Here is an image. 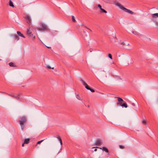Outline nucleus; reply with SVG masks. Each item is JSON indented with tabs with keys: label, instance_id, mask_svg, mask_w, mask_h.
<instances>
[{
	"label": "nucleus",
	"instance_id": "c85d7f7f",
	"mask_svg": "<svg viewBox=\"0 0 158 158\" xmlns=\"http://www.w3.org/2000/svg\"><path fill=\"white\" fill-rule=\"evenodd\" d=\"M119 44L122 45L123 46L125 44L123 42H121L119 43Z\"/></svg>",
	"mask_w": 158,
	"mask_h": 158
},
{
	"label": "nucleus",
	"instance_id": "a211bd4d",
	"mask_svg": "<svg viewBox=\"0 0 158 158\" xmlns=\"http://www.w3.org/2000/svg\"><path fill=\"white\" fill-rule=\"evenodd\" d=\"M81 81L83 85H84L85 87V86H86L88 85L83 80H81Z\"/></svg>",
	"mask_w": 158,
	"mask_h": 158
},
{
	"label": "nucleus",
	"instance_id": "ddd939ff",
	"mask_svg": "<svg viewBox=\"0 0 158 158\" xmlns=\"http://www.w3.org/2000/svg\"><path fill=\"white\" fill-rule=\"evenodd\" d=\"M12 36L13 37L15 40L17 41L19 39V37L16 34L13 35Z\"/></svg>",
	"mask_w": 158,
	"mask_h": 158
},
{
	"label": "nucleus",
	"instance_id": "0eeeda50",
	"mask_svg": "<svg viewBox=\"0 0 158 158\" xmlns=\"http://www.w3.org/2000/svg\"><path fill=\"white\" fill-rule=\"evenodd\" d=\"M131 32L133 34L135 35H136L137 36H138L139 37H140L142 35V34H141L140 33L136 31V30H132L131 31Z\"/></svg>",
	"mask_w": 158,
	"mask_h": 158
},
{
	"label": "nucleus",
	"instance_id": "f03ea898",
	"mask_svg": "<svg viewBox=\"0 0 158 158\" xmlns=\"http://www.w3.org/2000/svg\"><path fill=\"white\" fill-rule=\"evenodd\" d=\"M114 2L116 6H118L121 9L123 10L124 11L127 12L131 15L134 14V13L133 12L124 7L121 4L118 3L116 1H114Z\"/></svg>",
	"mask_w": 158,
	"mask_h": 158
},
{
	"label": "nucleus",
	"instance_id": "1a4fd4ad",
	"mask_svg": "<svg viewBox=\"0 0 158 158\" xmlns=\"http://www.w3.org/2000/svg\"><path fill=\"white\" fill-rule=\"evenodd\" d=\"M95 148L102 149L103 151H105L106 153H108L109 152V151H108V149L105 147H103L102 148H101L100 147H93V148Z\"/></svg>",
	"mask_w": 158,
	"mask_h": 158
},
{
	"label": "nucleus",
	"instance_id": "f704fd0d",
	"mask_svg": "<svg viewBox=\"0 0 158 158\" xmlns=\"http://www.w3.org/2000/svg\"><path fill=\"white\" fill-rule=\"evenodd\" d=\"M131 104H132V105L133 106H135V104H134V103H132Z\"/></svg>",
	"mask_w": 158,
	"mask_h": 158
},
{
	"label": "nucleus",
	"instance_id": "a878e982",
	"mask_svg": "<svg viewBox=\"0 0 158 158\" xmlns=\"http://www.w3.org/2000/svg\"><path fill=\"white\" fill-rule=\"evenodd\" d=\"M108 55L109 58H110V59H112V58L111 54L110 53H109Z\"/></svg>",
	"mask_w": 158,
	"mask_h": 158
},
{
	"label": "nucleus",
	"instance_id": "5701e85b",
	"mask_svg": "<svg viewBox=\"0 0 158 158\" xmlns=\"http://www.w3.org/2000/svg\"><path fill=\"white\" fill-rule=\"evenodd\" d=\"M20 96L19 94L17 95L16 96H14V97L16 99H19L20 98Z\"/></svg>",
	"mask_w": 158,
	"mask_h": 158
},
{
	"label": "nucleus",
	"instance_id": "39448f33",
	"mask_svg": "<svg viewBox=\"0 0 158 158\" xmlns=\"http://www.w3.org/2000/svg\"><path fill=\"white\" fill-rule=\"evenodd\" d=\"M41 29L39 28L38 30H48V26L45 23H40Z\"/></svg>",
	"mask_w": 158,
	"mask_h": 158
},
{
	"label": "nucleus",
	"instance_id": "58836bf2",
	"mask_svg": "<svg viewBox=\"0 0 158 158\" xmlns=\"http://www.w3.org/2000/svg\"><path fill=\"white\" fill-rule=\"evenodd\" d=\"M118 78H119L120 79H121L119 77H118Z\"/></svg>",
	"mask_w": 158,
	"mask_h": 158
},
{
	"label": "nucleus",
	"instance_id": "f3484780",
	"mask_svg": "<svg viewBox=\"0 0 158 158\" xmlns=\"http://www.w3.org/2000/svg\"><path fill=\"white\" fill-rule=\"evenodd\" d=\"M9 65L11 67H15L16 66L13 63L10 62L9 63Z\"/></svg>",
	"mask_w": 158,
	"mask_h": 158
},
{
	"label": "nucleus",
	"instance_id": "e433bc0d",
	"mask_svg": "<svg viewBox=\"0 0 158 158\" xmlns=\"http://www.w3.org/2000/svg\"><path fill=\"white\" fill-rule=\"evenodd\" d=\"M97 151V149L96 148L95 149H94V151L95 152H96V151Z\"/></svg>",
	"mask_w": 158,
	"mask_h": 158
},
{
	"label": "nucleus",
	"instance_id": "4c0bfd02",
	"mask_svg": "<svg viewBox=\"0 0 158 158\" xmlns=\"http://www.w3.org/2000/svg\"><path fill=\"white\" fill-rule=\"evenodd\" d=\"M47 47L48 48H51V47H47Z\"/></svg>",
	"mask_w": 158,
	"mask_h": 158
},
{
	"label": "nucleus",
	"instance_id": "72a5a7b5",
	"mask_svg": "<svg viewBox=\"0 0 158 158\" xmlns=\"http://www.w3.org/2000/svg\"><path fill=\"white\" fill-rule=\"evenodd\" d=\"M85 28L87 29L88 30H90V29H89L88 27H86L85 26Z\"/></svg>",
	"mask_w": 158,
	"mask_h": 158
},
{
	"label": "nucleus",
	"instance_id": "20e7f679",
	"mask_svg": "<svg viewBox=\"0 0 158 158\" xmlns=\"http://www.w3.org/2000/svg\"><path fill=\"white\" fill-rule=\"evenodd\" d=\"M27 34L32 40H34L35 38V34L32 32L31 30H27Z\"/></svg>",
	"mask_w": 158,
	"mask_h": 158
},
{
	"label": "nucleus",
	"instance_id": "c756f323",
	"mask_svg": "<svg viewBox=\"0 0 158 158\" xmlns=\"http://www.w3.org/2000/svg\"><path fill=\"white\" fill-rule=\"evenodd\" d=\"M59 141H60V144L61 145H62V141L61 139L60 138H59Z\"/></svg>",
	"mask_w": 158,
	"mask_h": 158
},
{
	"label": "nucleus",
	"instance_id": "4be33fe9",
	"mask_svg": "<svg viewBox=\"0 0 158 158\" xmlns=\"http://www.w3.org/2000/svg\"><path fill=\"white\" fill-rule=\"evenodd\" d=\"M76 98L78 100L82 101V99H81L80 97L78 94H77L76 96Z\"/></svg>",
	"mask_w": 158,
	"mask_h": 158
},
{
	"label": "nucleus",
	"instance_id": "6e6552de",
	"mask_svg": "<svg viewBox=\"0 0 158 158\" xmlns=\"http://www.w3.org/2000/svg\"><path fill=\"white\" fill-rule=\"evenodd\" d=\"M102 143V140L99 139H97L96 142L94 143V144L96 145H100Z\"/></svg>",
	"mask_w": 158,
	"mask_h": 158
},
{
	"label": "nucleus",
	"instance_id": "f257e3e1",
	"mask_svg": "<svg viewBox=\"0 0 158 158\" xmlns=\"http://www.w3.org/2000/svg\"><path fill=\"white\" fill-rule=\"evenodd\" d=\"M23 18L26 20L29 26V28L27 30H33L34 29V26L32 24V20L31 17L28 14H26L23 16Z\"/></svg>",
	"mask_w": 158,
	"mask_h": 158
},
{
	"label": "nucleus",
	"instance_id": "bb28decb",
	"mask_svg": "<svg viewBox=\"0 0 158 158\" xmlns=\"http://www.w3.org/2000/svg\"><path fill=\"white\" fill-rule=\"evenodd\" d=\"M119 148L121 149H124L125 148L124 146L122 145H119Z\"/></svg>",
	"mask_w": 158,
	"mask_h": 158
},
{
	"label": "nucleus",
	"instance_id": "9b49d317",
	"mask_svg": "<svg viewBox=\"0 0 158 158\" xmlns=\"http://www.w3.org/2000/svg\"><path fill=\"white\" fill-rule=\"evenodd\" d=\"M117 104L123 107H124L126 108L127 107V104L125 103H123L122 102H118L117 103Z\"/></svg>",
	"mask_w": 158,
	"mask_h": 158
},
{
	"label": "nucleus",
	"instance_id": "7ed1b4c3",
	"mask_svg": "<svg viewBox=\"0 0 158 158\" xmlns=\"http://www.w3.org/2000/svg\"><path fill=\"white\" fill-rule=\"evenodd\" d=\"M19 124H20L21 129L22 130H23L24 126V124H25L27 122V119L26 118L25 116H23L21 117L19 121Z\"/></svg>",
	"mask_w": 158,
	"mask_h": 158
},
{
	"label": "nucleus",
	"instance_id": "393cba45",
	"mask_svg": "<svg viewBox=\"0 0 158 158\" xmlns=\"http://www.w3.org/2000/svg\"><path fill=\"white\" fill-rule=\"evenodd\" d=\"M72 20L73 22H76V20L75 19V17L73 16H72Z\"/></svg>",
	"mask_w": 158,
	"mask_h": 158
},
{
	"label": "nucleus",
	"instance_id": "aec40b11",
	"mask_svg": "<svg viewBox=\"0 0 158 158\" xmlns=\"http://www.w3.org/2000/svg\"><path fill=\"white\" fill-rule=\"evenodd\" d=\"M152 16L153 17H158V13H156L152 15Z\"/></svg>",
	"mask_w": 158,
	"mask_h": 158
},
{
	"label": "nucleus",
	"instance_id": "2f4dec72",
	"mask_svg": "<svg viewBox=\"0 0 158 158\" xmlns=\"http://www.w3.org/2000/svg\"><path fill=\"white\" fill-rule=\"evenodd\" d=\"M6 94L7 95H8L10 96L11 97H14V95H11V94H7V93H6Z\"/></svg>",
	"mask_w": 158,
	"mask_h": 158
},
{
	"label": "nucleus",
	"instance_id": "4468645a",
	"mask_svg": "<svg viewBox=\"0 0 158 158\" xmlns=\"http://www.w3.org/2000/svg\"><path fill=\"white\" fill-rule=\"evenodd\" d=\"M17 34H18V35L20 36H21V37H22L24 38H25V37L24 36V35L22 34L21 33V32H20V31H17Z\"/></svg>",
	"mask_w": 158,
	"mask_h": 158
},
{
	"label": "nucleus",
	"instance_id": "7c9ffc66",
	"mask_svg": "<svg viewBox=\"0 0 158 158\" xmlns=\"http://www.w3.org/2000/svg\"><path fill=\"white\" fill-rule=\"evenodd\" d=\"M98 7L100 8V10L102 8V6L100 4H98Z\"/></svg>",
	"mask_w": 158,
	"mask_h": 158
},
{
	"label": "nucleus",
	"instance_id": "473e14b6",
	"mask_svg": "<svg viewBox=\"0 0 158 158\" xmlns=\"http://www.w3.org/2000/svg\"><path fill=\"white\" fill-rule=\"evenodd\" d=\"M43 140H41V141H38L37 143V144H40V143H41V142H42L43 141Z\"/></svg>",
	"mask_w": 158,
	"mask_h": 158
},
{
	"label": "nucleus",
	"instance_id": "c9c22d12",
	"mask_svg": "<svg viewBox=\"0 0 158 158\" xmlns=\"http://www.w3.org/2000/svg\"><path fill=\"white\" fill-rule=\"evenodd\" d=\"M24 144L25 143H24L22 144V147H24Z\"/></svg>",
	"mask_w": 158,
	"mask_h": 158
},
{
	"label": "nucleus",
	"instance_id": "f8f14e48",
	"mask_svg": "<svg viewBox=\"0 0 158 158\" xmlns=\"http://www.w3.org/2000/svg\"><path fill=\"white\" fill-rule=\"evenodd\" d=\"M85 88L87 89L90 90L92 92H94L95 90L91 88H90L89 86L88 85L86 86H85Z\"/></svg>",
	"mask_w": 158,
	"mask_h": 158
},
{
	"label": "nucleus",
	"instance_id": "423d86ee",
	"mask_svg": "<svg viewBox=\"0 0 158 158\" xmlns=\"http://www.w3.org/2000/svg\"><path fill=\"white\" fill-rule=\"evenodd\" d=\"M81 31V34L84 38H85L86 37H87L89 35V32L87 30H82Z\"/></svg>",
	"mask_w": 158,
	"mask_h": 158
},
{
	"label": "nucleus",
	"instance_id": "2eb2a0df",
	"mask_svg": "<svg viewBox=\"0 0 158 158\" xmlns=\"http://www.w3.org/2000/svg\"><path fill=\"white\" fill-rule=\"evenodd\" d=\"M99 12L101 13H107V11L106 10L102 9V8H101V9L100 10Z\"/></svg>",
	"mask_w": 158,
	"mask_h": 158
},
{
	"label": "nucleus",
	"instance_id": "ea45409f",
	"mask_svg": "<svg viewBox=\"0 0 158 158\" xmlns=\"http://www.w3.org/2000/svg\"><path fill=\"white\" fill-rule=\"evenodd\" d=\"M0 92H1L0 91Z\"/></svg>",
	"mask_w": 158,
	"mask_h": 158
},
{
	"label": "nucleus",
	"instance_id": "dca6fc26",
	"mask_svg": "<svg viewBox=\"0 0 158 158\" xmlns=\"http://www.w3.org/2000/svg\"><path fill=\"white\" fill-rule=\"evenodd\" d=\"M30 140V139L29 138L25 139L24 142V143L28 144Z\"/></svg>",
	"mask_w": 158,
	"mask_h": 158
},
{
	"label": "nucleus",
	"instance_id": "b1692460",
	"mask_svg": "<svg viewBox=\"0 0 158 158\" xmlns=\"http://www.w3.org/2000/svg\"><path fill=\"white\" fill-rule=\"evenodd\" d=\"M142 123L143 124L145 125L146 124V120L145 119H143L142 121Z\"/></svg>",
	"mask_w": 158,
	"mask_h": 158
},
{
	"label": "nucleus",
	"instance_id": "cd10ccee",
	"mask_svg": "<svg viewBox=\"0 0 158 158\" xmlns=\"http://www.w3.org/2000/svg\"><path fill=\"white\" fill-rule=\"evenodd\" d=\"M47 68L48 69H53L54 68V67H53V68H51L50 66L49 65H48L47 66Z\"/></svg>",
	"mask_w": 158,
	"mask_h": 158
},
{
	"label": "nucleus",
	"instance_id": "9d476101",
	"mask_svg": "<svg viewBox=\"0 0 158 158\" xmlns=\"http://www.w3.org/2000/svg\"><path fill=\"white\" fill-rule=\"evenodd\" d=\"M117 39L115 37H113L110 39V41L112 44L116 45V43L117 42Z\"/></svg>",
	"mask_w": 158,
	"mask_h": 158
},
{
	"label": "nucleus",
	"instance_id": "412c9836",
	"mask_svg": "<svg viewBox=\"0 0 158 158\" xmlns=\"http://www.w3.org/2000/svg\"><path fill=\"white\" fill-rule=\"evenodd\" d=\"M118 100L119 102H120L121 101H123V99L117 97Z\"/></svg>",
	"mask_w": 158,
	"mask_h": 158
},
{
	"label": "nucleus",
	"instance_id": "6ab92c4d",
	"mask_svg": "<svg viewBox=\"0 0 158 158\" xmlns=\"http://www.w3.org/2000/svg\"><path fill=\"white\" fill-rule=\"evenodd\" d=\"M9 6H11L12 7H14V5L13 4V3L11 1V0H10L9 1Z\"/></svg>",
	"mask_w": 158,
	"mask_h": 158
}]
</instances>
